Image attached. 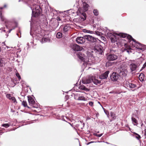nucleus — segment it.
<instances>
[{
    "label": "nucleus",
    "mask_w": 146,
    "mask_h": 146,
    "mask_svg": "<svg viewBox=\"0 0 146 146\" xmlns=\"http://www.w3.org/2000/svg\"><path fill=\"white\" fill-rule=\"evenodd\" d=\"M136 86V84H132L131 83H130L129 87V88H135V87Z\"/></svg>",
    "instance_id": "cd10ccee"
},
{
    "label": "nucleus",
    "mask_w": 146,
    "mask_h": 146,
    "mask_svg": "<svg viewBox=\"0 0 146 146\" xmlns=\"http://www.w3.org/2000/svg\"><path fill=\"white\" fill-rule=\"evenodd\" d=\"M3 8V7H0V9H2Z\"/></svg>",
    "instance_id": "49530a36"
},
{
    "label": "nucleus",
    "mask_w": 146,
    "mask_h": 146,
    "mask_svg": "<svg viewBox=\"0 0 146 146\" xmlns=\"http://www.w3.org/2000/svg\"><path fill=\"white\" fill-rule=\"evenodd\" d=\"M107 36L110 39L111 42L114 43L117 41V36L115 35L114 33L112 34L110 33H107Z\"/></svg>",
    "instance_id": "423d86ee"
},
{
    "label": "nucleus",
    "mask_w": 146,
    "mask_h": 146,
    "mask_svg": "<svg viewBox=\"0 0 146 146\" xmlns=\"http://www.w3.org/2000/svg\"><path fill=\"white\" fill-rule=\"evenodd\" d=\"M93 51H88L86 52V57L89 60V61L88 62H90L92 61V60L94 59L93 54Z\"/></svg>",
    "instance_id": "1a4fd4ad"
},
{
    "label": "nucleus",
    "mask_w": 146,
    "mask_h": 146,
    "mask_svg": "<svg viewBox=\"0 0 146 146\" xmlns=\"http://www.w3.org/2000/svg\"><path fill=\"white\" fill-rule=\"evenodd\" d=\"M117 56L115 54L110 53L108 54L107 57V59L109 61H113L117 58Z\"/></svg>",
    "instance_id": "9d476101"
},
{
    "label": "nucleus",
    "mask_w": 146,
    "mask_h": 146,
    "mask_svg": "<svg viewBox=\"0 0 146 146\" xmlns=\"http://www.w3.org/2000/svg\"><path fill=\"white\" fill-rule=\"evenodd\" d=\"M118 35L123 38L127 37L129 40H132L133 42L132 43V45L137 48V50L138 51H139L140 52L143 51L145 49L146 47L145 45L137 42L131 36L123 33H120L118 34Z\"/></svg>",
    "instance_id": "f257e3e1"
},
{
    "label": "nucleus",
    "mask_w": 146,
    "mask_h": 146,
    "mask_svg": "<svg viewBox=\"0 0 146 146\" xmlns=\"http://www.w3.org/2000/svg\"><path fill=\"white\" fill-rule=\"evenodd\" d=\"M1 48L0 47V51H1Z\"/></svg>",
    "instance_id": "8fccbe9b"
},
{
    "label": "nucleus",
    "mask_w": 146,
    "mask_h": 146,
    "mask_svg": "<svg viewBox=\"0 0 146 146\" xmlns=\"http://www.w3.org/2000/svg\"><path fill=\"white\" fill-rule=\"evenodd\" d=\"M3 31H4V32H5V30H3Z\"/></svg>",
    "instance_id": "864d4df0"
},
{
    "label": "nucleus",
    "mask_w": 146,
    "mask_h": 146,
    "mask_svg": "<svg viewBox=\"0 0 146 146\" xmlns=\"http://www.w3.org/2000/svg\"><path fill=\"white\" fill-rule=\"evenodd\" d=\"M2 44H5V42H3L2 43Z\"/></svg>",
    "instance_id": "de8ad7c7"
},
{
    "label": "nucleus",
    "mask_w": 146,
    "mask_h": 146,
    "mask_svg": "<svg viewBox=\"0 0 146 146\" xmlns=\"http://www.w3.org/2000/svg\"><path fill=\"white\" fill-rule=\"evenodd\" d=\"M0 18L1 21H4L5 23L6 24L5 26L7 27V23L9 22V21L5 18L3 16V15L2 13L0 11Z\"/></svg>",
    "instance_id": "a211bd4d"
},
{
    "label": "nucleus",
    "mask_w": 146,
    "mask_h": 146,
    "mask_svg": "<svg viewBox=\"0 0 146 146\" xmlns=\"http://www.w3.org/2000/svg\"><path fill=\"white\" fill-rule=\"evenodd\" d=\"M137 67V65L133 63H131L129 65V68L132 72H135Z\"/></svg>",
    "instance_id": "dca6fc26"
},
{
    "label": "nucleus",
    "mask_w": 146,
    "mask_h": 146,
    "mask_svg": "<svg viewBox=\"0 0 146 146\" xmlns=\"http://www.w3.org/2000/svg\"><path fill=\"white\" fill-rule=\"evenodd\" d=\"M127 52H129V50H127Z\"/></svg>",
    "instance_id": "603ef678"
},
{
    "label": "nucleus",
    "mask_w": 146,
    "mask_h": 146,
    "mask_svg": "<svg viewBox=\"0 0 146 146\" xmlns=\"http://www.w3.org/2000/svg\"><path fill=\"white\" fill-rule=\"evenodd\" d=\"M145 135L146 136V129H145Z\"/></svg>",
    "instance_id": "37998d69"
},
{
    "label": "nucleus",
    "mask_w": 146,
    "mask_h": 146,
    "mask_svg": "<svg viewBox=\"0 0 146 146\" xmlns=\"http://www.w3.org/2000/svg\"><path fill=\"white\" fill-rule=\"evenodd\" d=\"M70 25L68 24L64 26L63 28V32L65 33L67 32L70 29Z\"/></svg>",
    "instance_id": "6ab92c4d"
},
{
    "label": "nucleus",
    "mask_w": 146,
    "mask_h": 146,
    "mask_svg": "<svg viewBox=\"0 0 146 146\" xmlns=\"http://www.w3.org/2000/svg\"><path fill=\"white\" fill-rule=\"evenodd\" d=\"M85 38L88 40L92 42H95L97 41V39L96 38L89 35L85 36Z\"/></svg>",
    "instance_id": "4468645a"
},
{
    "label": "nucleus",
    "mask_w": 146,
    "mask_h": 146,
    "mask_svg": "<svg viewBox=\"0 0 146 146\" xmlns=\"http://www.w3.org/2000/svg\"><path fill=\"white\" fill-rule=\"evenodd\" d=\"M6 97L9 99L10 100L11 99V98L12 96H11V95L9 94H7L6 95Z\"/></svg>",
    "instance_id": "c9c22d12"
},
{
    "label": "nucleus",
    "mask_w": 146,
    "mask_h": 146,
    "mask_svg": "<svg viewBox=\"0 0 146 146\" xmlns=\"http://www.w3.org/2000/svg\"><path fill=\"white\" fill-rule=\"evenodd\" d=\"M77 54L78 57L80 60L83 61L84 62L87 63V65L90 64L88 63V62L89 61V60L86 57V55H85L84 54H83L80 52H78L77 53Z\"/></svg>",
    "instance_id": "39448f33"
},
{
    "label": "nucleus",
    "mask_w": 146,
    "mask_h": 146,
    "mask_svg": "<svg viewBox=\"0 0 146 146\" xmlns=\"http://www.w3.org/2000/svg\"><path fill=\"white\" fill-rule=\"evenodd\" d=\"M69 124H70L71 126H72V124H71V123H69Z\"/></svg>",
    "instance_id": "5fc2aeb1"
},
{
    "label": "nucleus",
    "mask_w": 146,
    "mask_h": 146,
    "mask_svg": "<svg viewBox=\"0 0 146 146\" xmlns=\"http://www.w3.org/2000/svg\"><path fill=\"white\" fill-rule=\"evenodd\" d=\"M109 73L108 71H107L105 73L102 74L99 76V78L100 79H103L107 78L108 76V74Z\"/></svg>",
    "instance_id": "f3484780"
},
{
    "label": "nucleus",
    "mask_w": 146,
    "mask_h": 146,
    "mask_svg": "<svg viewBox=\"0 0 146 146\" xmlns=\"http://www.w3.org/2000/svg\"><path fill=\"white\" fill-rule=\"evenodd\" d=\"M79 88L80 90H82L85 91H89V90L86 88L84 85H81L79 87Z\"/></svg>",
    "instance_id": "5701e85b"
},
{
    "label": "nucleus",
    "mask_w": 146,
    "mask_h": 146,
    "mask_svg": "<svg viewBox=\"0 0 146 146\" xmlns=\"http://www.w3.org/2000/svg\"><path fill=\"white\" fill-rule=\"evenodd\" d=\"M28 100L29 104L30 105H32L33 107L35 108L38 107V105L35 103L34 99L30 96H28Z\"/></svg>",
    "instance_id": "9b49d317"
},
{
    "label": "nucleus",
    "mask_w": 146,
    "mask_h": 146,
    "mask_svg": "<svg viewBox=\"0 0 146 146\" xmlns=\"http://www.w3.org/2000/svg\"><path fill=\"white\" fill-rule=\"evenodd\" d=\"M92 81L95 84L97 85L98 84L100 83V81H99L95 77L92 76Z\"/></svg>",
    "instance_id": "aec40b11"
},
{
    "label": "nucleus",
    "mask_w": 146,
    "mask_h": 146,
    "mask_svg": "<svg viewBox=\"0 0 146 146\" xmlns=\"http://www.w3.org/2000/svg\"><path fill=\"white\" fill-rule=\"evenodd\" d=\"M10 100L15 104L17 103L15 97L13 96L11 98Z\"/></svg>",
    "instance_id": "a878e982"
},
{
    "label": "nucleus",
    "mask_w": 146,
    "mask_h": 146,
    "mask_svg": "<svg viewBox=\"0 0 146 146\" xmlns=\"http://www.w3.org/2000/svg\"><path fill=\"white\" fill-rule=\"evenodd\" d=\"M12 29H11V30H9V32L10 33L11 30H12Z\"/></svg>",
    "instance_id": "a18cd8bd"
},
{
    "label": "nucleus",
    "mask_w": 146,
    "mask_h": 146,
    "mask_svg": "<svg viewBox=\"0 0 146 146\" xmlns=\"http://www.w3.org/2000/svg\"><path fill=\"white\" fill-rule=\"evenodd\" d=\"M2 126L6 128H7L10 125L8 123H5L3 124Z\"/></svg>",
    "instance_id": "f704fd0d"
},
{
    "label": "nucleus",
    "mask_w": 146,
    "mask_h": 146,
    "mask_svg": "<svg viewBox=\"0 0 146 146\" xmlns=\"http://www.w3.org/2000/svg\"><path fill=\"white\" fill-rule=\"evenodd\" d=\"M49 40L47 38H46L44 37H43L41 40H40V42L42 43L46 42L49 41Z\"/></svg>",
    "instance_id": "393cba45"
},
{
    "label": "nucleus",
    "mask_w": 146,
    "mask_h": 146,
    "mask_svg": "<svg viewBox=\"0 0 146 146\" xmlns=\"http://www.w3.org/2000/svg\"><path fill=\"white\" fill-rule=\"evenodd\" d=\"M85 36L83 37H78L76 39V42L78 44H82L85 41Z\"/></svg>",
    "instance_id": "2eb2a0df"
},
{
    "label": "nucleus",
    "mask_w": 146,
    "mask_h": 146,
    "mask_svg": "<svg viewBox=\"0 0 146 146\" xmlns=\"http://www.w3.org/2000/svg\"><path fill=\"white\" fill-rule=\"evenodd\" d=\"M89 104L90 106H92L93 105V102H89Z\"/></svg>",
    "instance_id": "ea45409f"
},
{
    "label": "nucleus",
    "mask_w": 146,
    "mask_h": 146,
    "mask_svg": "<svg viewBox=\"0 0 146 146\" xmlns=\"http://www.w3.org/2000/svg\"><path fill=\"white\" fill-rule=\"evenodd\" d=\"M70 46L74 51H81L84 49L82 47H80L79 45L76 44H71L70 45Z\"/></svg>",
    "instance_id": "f8f14e48"
},
{
    "label": "nucleus",
    "mask_w": 146,
    "mask_h": 146,
    "mask_svg": "<svg viewBox=\"0 0 146 146\" xmlns=\"http://www.w3.org/2000/svg\"><path fill=\"white\" fill-rule=\"evenodd\" d=\"M16 76L18 77V79L20 80L21 79V76L18 73H17L16 74Z\"/></svg>",
    "instance_id": "e433bc0d"
},
{
    "label": "nucleus",
    "mask_w": 146,
    "mask_h": 146,
    "mask_svg": "<svg viewBox=\"0 0 146 146\" xmlns=\"http://www.w3.org/2000/svg\"><path fill=\"white\" fill-rule=\"evenodd\" d=\"M131 119L133 122H134V123L136 124L135 125H136L137 124V121L135 118L132 117Z\"/></svg>",
    "instance_id": "72a5a7b5"
},
{
    "label": "nucleus",
    "mask_w": 146,
    "mask_h": 146,
    "mask_svg": "<svg viewBox=\"0 0 146 146\" xmlns=\"http://www.w3.org/2000/svg\"><path fill=\"white\" fill-rule=\"evenodd\" d=\"M146 66V64H144L143 65V66L142 67V70L144 68H145V66Z\"/></svg>",
    "instance_id": "a19ab883"
},
{
    "label": "nucleus",
    "mask_w": 146,
    "mask_h": 146,
    "mask_svg": "<svg viewBox=\"0 0 146 146\" xmlns=\"http://www.w3.org/2000/svg\"><path fill=\"white\" fill-rule=\"evenodd\" d=\"M106 143H107V144H109V143H108V142H106Z\"/></svg>",
    "instance_id": "6e6d98bb"
},
{
    "label": "nucleus",
    "mask_w": 146,
    "mask_h": 146,
    "mask_svg": "<svg viewBox=\"0 0 146 146\" xmlns=\"http://www.w3.org/2000/svg\"><path fill=\"white\" fill-rule=\"evenodd\" d=\"M5 62L4 59L0 57V66L3 67L5 65Z\"/></svg>",
    "instance_id": "4be33fe9"
},
{
    "label": "nucleus",
    "mask_w": 146,
    "mask_h": 146,
    "mask_svg": "<svg viewBox=\"0 0 146 146\" xmlns=\"http://www.w3.org/2000/svg\"><path fill=\"white\" fill-rule=\"evenodd\" d=\"M92 76L90 78L86 80H82V82L83 84H89L92 81Z\"/></svg>",
    "instance_id": "412c9836"
},
{
    "label": "nucleus",
    "mask_w": 146,
    "mask_h": 146,
    "mask_svg": "<svg viewBox=\"0 0 146 146\" xmlns=\"http://www.w3.org/2000/svg\"><path fill=\"white\" fill-rule=\"evenodd\" d=\"M74 97L75 100L79 101H86L87 98L84 97L81 94L77 93L75 94Z\"/></svg>",
    "instance_id": "0eeeda50"
},
{
    "label": "nucleus",
    "mask_w": 146,
    "mask_h": 146,
    "mask_svg": "<svg viewBox=\"0 0 146 146\" xmlns=\"http://www.w3.org/2000/svg\"><path fill=\"white\" fill-rule=\"evenodd\" d=\"M139 79L141 81H144V74L143 73H141L139 76Z\"/></svg>",
    "instance_id": "b1692460"
},
{
    "label": "nucleus",
    "mask_w": 146,
    "mask_h": 146,
    "mask_svg": "<svg viewBox=\"0 0 146 146\" xmlns=\"http://www.w3.org/2000/svg\"><path fill=\"white\" fill-rule=\"evenodd\" d=\"M111 117H112L113 120L115 119L116 118L115 114L113 112H111L110 113Z\"/></svg>",
    "instance_id": "2f4dec72"
},
{
    "label": "nucleus",
    "mask_w": 146,
    "mask_h": 146,
    "mask_svg": "<svg viewBox=\"0 0 146 146\" xmlns=\"http://www.w3.org/2000/svg\"><path fill=\"white\" fill-rule=\"evenodd\" d=\"M31 29L30 34L31 35H33L36 39L40 41L42 39L44 36L45 35L44 31L38 27V29L34 31L33 32V30L31 25Z\"/></svg>",
    "instance_id": "f03ea898"
},
{
    "label": "nucleus",
    "mask_w": 146,
    "mask_h": 146,
    "mask_svg": "<svg viewBox=\"0 0 146 146\" xmlns=\"http://www.w3.org/2000/svg\"><path fill=\"white\" fill-rule=\"evenodd\" d=\"M130 83L127 81H125L124 82V86L125 87H129Z\"/></svg>",
    "instance_id": "c85d7f7f"
},
{
    "label": "nucleus",
    "mask_w": 146,
    "mask_h": 146,
    "mask_svg": "<svg viewBox=\"0 0 146 146\" xmlns=\"http://www.w3.org/2000/svg\"><path fill=\"white\" fill-rule=\"evenodd\" d=\"M119 75L116 72H113L110 76L111 80L113 81H117L119 78Z\"/></svg>",
    "instance_id": "ddd939ff"
},
{
    "label": "nucleus",
    "mask_w": 146,
    "mask_h": 146,
    "mask_svg": "<svg viewBox=\"0 0 146 146\" xmlns=\"http://www.w3.org/2000/svg\"><path fill=\"white\" fill-rule=\"evenodd\" d=\"M6 7V5H4V7Z\"/></svg>",
    "instance_id": "09e8293b"
},
{
    "label": "nucleus",
    "mask_w": 146,
    "mask_h": 146,
    "mask_svg": "<svg viewBox=\"0 0 146 146\" xmlns=\"http://www.w3.org/2000/svg\"><path fill=\"white\" fill-rule=\"evenodd\" d=\"M22 105L23 106L25 107H27L28 108H29V107L27 106V103L26 101H23L22 102Z\"/></svg>",
    "instance_id": "473e14b6"
},
{
    "label": "nucleus",
    "mask_w": 146,
    "mask_h": 146,
    "mask_svg": "<svg viewBox=\"0 0 146 146\" xmlns=\"http://www.w3.org/2000/svg\"><path fill=\"white\" fill-rule=\"evenodd\" d=\"M102 135H103L102 133V134H97L96 133V134L95 135L97 137H101Z\"/></svg>",
    "instance_id": "58836bf2"
},
{
    "label": "nucleus",
    "mask_w": 146,
    "mask_h": 146,
    "mask_svg": "<svg viewBox=\"0 0 146 146\" xmlns=\"http://www.w3.org/2000/svg\"><path fill=\"white\" fill-rule=\"evenodd\" d=\"M93 50L99 54H102L103 52V48L100 45H96Z\"/></svg>",
    "instance_id": "6e6552de"
},
{
    "label": "nucleus",
    "mask_w": 146,
    "mask_h": 146,
    "mask_svg": "<svg viewBox=\"0 0 146 146\" xmlns=\"http://www.w3.org/2000/svg\"><path fill=\"white\" fill-rule=\"evenodd\" d=\"M32 10V18L33 17H36L39 15L40 13L41 9L39 6L37 5H34L33 8Z\"/></svg>",
    "instance_id": "20e7f679"
},
{
    "label": "nucleus",
    "mask_w": 146,
    "mask_h": 146,
    "mask_svg": "<svg viewBox=\"0 0 146 146\" xmlns=\"http://www.w3.org/2000/svg\"><path fill=\"white\" fill-rule=\"evenodd\" d=\"M62 34L60 32H58L56 34V37L58 38H60L62 37Z\"/></svg>",
    "instance_id": "bb28decb"
},
{
    "label": "nucleus",
    "mask_w": 146,
    "mask_h": 146,
    "mask_svg": "<svg viewBox=\"0 0 146 146\" xmlns=\"http://www.w3.org/2000/svg\"><path fill=\"white\" fill-rule=\"evenodd\" d=\"M21 1V0H19V2H20V1Z\"/></svg>",
    "instance_id": "3c124183"
},
{
    "label": "nucleus",
    "mask_w": 146,
    "mask_h": 146,
    "mask_svg": "<svg viewBox=\"0 0 146 146\" xmlns=\"http://www.w3.org/2000/svg\"><path fill=\"white\" fill-rule=\"evenodd\" d=\"M83 7L80 8L78 9V11L79 13L80 17L78 18L80 22L84 21L86 19V15L85 12L87 11L88 9L89 5L86 3H83Z\"/></svg>",
    "instance_id": "7ed1b4c3"
},
{
    "label": "nucleus",
    "mask_w": 146,
    "mask_h": 146,
    "mask_svg": "<svg viewBox=\"0 0 146 146\" xmlns=\"http://www.w3.org/2000/svg\"><path fill=\"white\" fill-rule=\"evenodd\" d=\"M116 50L113 49H112L110 50V52L111 53H113L116 52Z\"/></svg>",
    "instance_id": "4c0bfd02"
},
{
    "label": "nucleus",
    "mask_w": 146,
    "mask_h": 146,
    "mask_svg": "<svg viewBox=\"0 0 146 146\" xmlns=\"http://www.w3.org/2000/svg\"><path fill=\"white\" fill-rule=\"evenodd\" d=\"M134 135L135 136L136 138L138 140L141 138L140 136L137 133H134Z\"/></svg>",
    "instance_id": "c756f323"
},
{
    "label": "nucleus",
    "mask_w": 146,
    "mask_h": 146,
    "mask_svg": "<svg viewBox=\"0 0 146 146\" xmlns=\"http://www.w3.org/2000/svg\"><path fill=\"white\" fill-rule=\"evenodd\" d=\"M144 125H143V124H142L141 125V128H143V127Z\"/></svg>",
    "instance_id": "c03bdc74"
},
{
    "label": "nucleus",
    "mask_w": 146,
    "mask_h": 146,
    "mask_svg": "<svg viewBox=\"0 0 146 146\" xmlns=\"http://www.w3.org/2000/svg\"><path fill=\"white\" fill-rule=\"evenodd\" d=\"M93 142H92V141L90 142H88V143H87V145H88L89 144H90L91 143H93Z\"/></svg>",
    "instance_id": "79ce46f5"
},
{
    "label": "nucleus",
    "mask_w": 146,
    "mask_h": 146,
    "mask_svg": "<svg viewBox=\"0 0 146 146\" xmlns=\"http://www.w3.org/2000/svg\"><path fill=\"white\" fill-rule=\"evenodd\" d=\"M93 13L94 15L97 16L98 15V12L97 9H94L93 10Z\"/></svg>",
    "instance_id": "7c9ffc66"
},
{
    "label": "nucleus",
    "mask_w": 146,
    "mask_h": 146,
    "mask_svg": "<svg viewBox=\"0 0 146 146\" xmlns=\"http://www.w3.org/2000/svg\"><path fill=\"white\" fill-rule=\"evenodd\" d=\"M17 35H18V34L17 33Z\"/></svg>",
    "instance_id": "4d7b16f0"
}]
</instances>
